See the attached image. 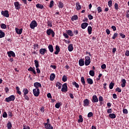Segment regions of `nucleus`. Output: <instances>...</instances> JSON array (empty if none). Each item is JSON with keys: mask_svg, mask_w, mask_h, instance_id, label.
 <instances>
[{"mask_svg": "<svg viewBox=\"0 0 129 129\" xmlns=\"http://www.w3.org/2000/svg\"><path fill=\"white\" fill-rule=\"evenodd\" d=\"M91 116H93V113L92 112H90L88 114V117L90 118Z\"/></svg>", "mask_w": 129, "mask_h": 129, "instance_id": "nucleus-52", "label": "nucleus"}, {"mask_svg": "<svg viewBox=\"0 0 129 129\" xmlns=\"http://www.w3.org/2000/svg\"><path fill=\"white\" fill-rule=\"evenodd\" d=\"M33 92L34 96L38 97L40 95V89H34L33 90Z\"/></svg>", "mask_w": 129, "mask_h": 129, "instance_id": "nucleus-5", "label": "nucleus"}, {"mask_svg": "<svg viewBox=\"0 0 129 129\" xmlns=\"http://www.w3.org/2000/svg\"><path fill=\"white\" fill-rule=\"evenodd\" d=\"M87 82H88V84L90 85H92L93 84V80L91 78H88L87 79Z\"/></svg>", "mask_w": 129, "mask_h": 129, "instance_id": "nucleus-22", "label": "nucleus"}, {"mask_svg": "<svg viewBox=\"0 0 129 129\" xmlns=\"http://www.w3.org/2000/svg\"><path fill=\"white\" fill-rule=\"evenodd\" d=\"M79 119L78 120V122L79 123L83 122V118L82 117V115H79Z\"/></svg>", "mask_w": 129, "mask_h": 129, "instance_id": "nucleus-32", "label": "nucleus"}, {"mask_svg": "<svg viewBox=\"0 0 129 129\" xmlns=\"http://www.w3.org/2000/svg\"><path fill=\"white\" fill-rule=\"evenodd\" d=\"M109 117L112 119L115 118L116 117V115L114 113H111L109 114Z\"/></svg>", "mask_w": 129, "mask_h": 129, "instance_id": "nucleus-31", "label": "nucleus"}, {"mask_svg": "<svg viewBox=\"0 0 129 129\" xmlns=\"http://www.w3.org/2000/svg\"><path fill=\"white\" fill-rule=\"evenodd\" d=\"M16 90L18 94L21 95L22 94V92L20 91V88L19 87H16Z\"/></svg>", "mask_w": 129, "mask_h": 129, "instance_id": "nucleus-43", "label": "nucleus"}, {"mask_svg": "<svg viewBox=\"0 0 129 129\" xmlns=\"http://www.w3.org/2000/svg\"><path fill=\"white\" fill-rule=\"evenodd\" d=\"M8 115H9V116H10V117H13L14 114H13L12 111H9L8 112Z\"/></svg>", "mask_w": 129, "mask_h": 129, "instance_id": "nucleus-59", "label": "nucleus"}, {"mask_svg": "<svg viewBox=\"0 0 129 129\" xmlns=\"http://www.w3.org/2000/svg\"><path fill=\"white\" fill-rule=\"evenodd\" d=\"M56 51L54 52L55 55H58L60 52V47L58 45L55 46Z\"/></svg>", "mask_w": 129, "mask_h": 129, "instance_id": "nucleus-19", "label": "nucleus"}, {"mask_svg": "<svg viewBox=\"0 0 129 129\" xmlns=\"http://www.w3.org/2000/svg\"><path fill=\"white\" fill-rule=\"evenodd\" d=\"M99 101H100V104H101V101H103V97L102 96H99Z\"/></svg>", "mask_w": 129, "mask_h": 129, "instance_id": "nucleus-57", "label": "nucleus"}, {"mask_svg": "<svg viewBox=\"0 0 129 129\" xmlns=\"http://www.w3.org/2000/svg\"><path fill=\"white\" fill-rule=\"evenodd\" d=\"M36 8H37V9H43L44 8V6L40 5V4H37L36 5Z\"/></svg>", "mask_w": 129, "mask_h": 129, "instance_id": "nucleus-41", "label": "nucleus"}, {"mask_svg": "<svg viewBox=\"0 0 129 129\" xmlns=\"http://www.w3.org/2000/svg\"><path fill=\"white\" fill-rule=\"evenodd\" d=\"M15 31H16V32L17 33V34H18V35H21L22 34V33H23V28H21L20 29L18 28H16Z\"/></svg>", "mask_w": 129, "mask_h": 129, "instance_id": "nucleus-12", "label": "nucleus"}, {"mask_svg": "<svg viewBox=\"0 0 129 129\" xmlns=\"http://www.w3.org/2000/svg\"><path fill=\"white\" fill-rule=\"evenodd\" d=\"M122 84H121V87H125V84L126 83V81L124 79H122L121 81Z\"/></svg>", "mask_w": 129, "mask_h": 129, "instance_id": "nucleus-21", "label": "nucleus"}, {"mask_svg": "<svg viewBox=\"0 0 129 129\" xmlns=\"http://www.w3.org/2000/svg\"><path fill=\"white\" fill-rule=\"evenodd\" d=\"M73 44H70L68 46V50L69 52H72V51H73Z\"/></svg>", "mask_w": 129, "mask_h": 129, "instance_id": "nucleus-24", "label": "nucleus"}, {"mask_svg": "<svg viewBox=\"0 0 129 129\" xmlns=\"http://www.w3.org/2000/svg\"><path fill=\"white\" fill-rule=\"evenodd\" d=\"M81 81L82 84H83L84 86H85V83H86L85 82V80H84V77H81Z\"/></svg>", "mask_w": 129, "mask_h": 129, "instance_id": "nucleus-35", "label": "nucleus"}, {"mask_svg": "<svg viewBox=\"0 0 129 129\" xmlns=\"http://www.w3.org/2000/svg\"><path fill=\"white\" fill-rule=\"evenodd\" d=\"M63 36L66 39H68L69 38V35H68L67 33H63Z\"/></svg>", "mask_w": 129, "mask_h": 129, "instance_id": "nucleus-55", "label": "nucleus"}, {"mask_svg": "<svg viewBox=\"0 0 129 129\" xmlns=\"http://www.w3.org/2000/svg\"><path fill=\"white\" fill-rule=\"evenodd\" d=\"M47 49H46L45 48H41L39 50V53L41 55H45V53H47Z\"/></svg>", "mask_w": 129, "mask_h": 129, "instance_id": "nucleus-13", "label": "nucleus"}, {"mask_svg": "<svg viewBox=\"0 0 129 129\" xmlns=\"http://www.w3.org/2000/svg\"><path fill=\"white\" fill-rule=\"evenodd\" d=\"M14 6L15 7V9L16 10H20V9H21V6L20 5V4H19V2H15L14 3Z\"/></svg>", "mask_w": 129, "mask_h": 129, "instance_id": "nucleus-17", "label": "nucleus"}, {"mask_svg": "<svg viewBox=\"0 0 129 129\" xmlns=\"http://www.w3.org/2000/svg\"><path fill=\"white\" fill-rule=\"evenodd\" d=\"M7 127L8 129H12V127H13V125L12 124V122L11 121H9L7 124Z\"/></svg>", "mask_w": 129, "mask_h": 129, "instance_id": "nucleus-27", "label": "nucleus"}, {"mask_svg": "<svg viewBox=\"0 0 129 129\" xmlns=\"http://www.w3.org/2000/svg\"><path fill=\"white\" fill-rule=\"evenodd\" d=\"M117 36H118V34L117 33H114L113 36L112 37V39L115 40V39L117 38Z\"/></svg>", "mask_w": 129, "mask_h": 129, "instance_id": "nucleus-40", "label": "nucleus"}, {"mask_svg": "<svg viewBox=\"0 0 129 129\" xmlns=\"http://www.w3.org/2000/svg\"><path fill=\"white\" fill-rule=\"evenodd\" d=\"M83 103L84 106H88L89 105V100H88V99H86L84 100Z\"/></svg>", "mask_w": 129, "mask_h": 129, "instance_id": "nucleus-14", "label": "nucleus"}, {"mask_svg": "<svg viewBox=\"0 0 129 129\" xmlns=\"http://www.w3.org/2000/svg\"><path fill=\"white\" fill-rule=\"evenodd\" d=\"M48 48L50 53H53L54 52V48L53 47V45L51 44H49L48 46Z\"/></svg>", "mask_w": 129, "mask_h": 129, "instance_id": "nucleus-20", "label": "nucleus"}, {"mask_svg": "<svg viewBox=\"0 0 129 129\" xmlns=\"http://www.w3.org/2000/svg\"><path fill=\"white\" fill-rule=\"evenodd\" d=\"M123 113L124 114H127L128 113V111L127 110V109H123Z\"/></svg>", "mask_w": 129, "mask_h": 129, "instance_id": "nucleus-53", "label": "nucleus"}, {"mask_svg": "<svg viewBox=\"0 0 129 129\" xmlns=\"http://www.w3.org/2000/svg\"><path fill=\"white\" fill-rule=\"evenodd\" d=\"M34 65L36 67V68H37V67H39L40 65L39 64V61L37 60H34Z\"/></svg>", "mask_w": 129, "mask_h": 129, "instance_id": "nucleus-37", "label": "nucleus"}, {"mask_svg": "<svg viewBox=\"0 0 129 129\" xmlns=\"http://www.w3.org/2000/svg\"><path fill=\"white\" fill-rule=\"evenodd\" d=\"M3 117L4 118L8 117V114L7 113V112H4Z\"/></svg>", "mask_w": 129, "mask_h": 129, "instance_id": "nucleus-56", "label": "nucleus"}, {"mask_svg": "<svg viewBox=\"0 0 129 129\" xmlns=\"http://www.w3.org/2000/svg\"><path fill=\"white\" fill-rule=\"evenodd\" d=\"M36 68V72L38 74H41V70L39 69V67Z\"/></svg>", "mask_w": 129, "mask_h": 129, "instance_id": "nucleus-58", "label": "nucleus"}, {"mask_svg": "<svg viewBox=\"0 0 129 129\" xmlns=\"http://www.w3.org/2000/svg\"><path fill=\"white\" fill-rule=\"evenodd\" d=\"M58 7L59 9H62V8H63L64 7V4H63V3H62V2L58 1Z\"/></svg>", "mask_w": 129, "mask_h": 129, "instance_id": "nucleus-26", "label": "nucleus"}, {"mask_svg": "<svg viewBox=\"0 0 129 129\" xmlns=\"http://www.w3.org/2000/svg\"><path fill=\"white\" fill-rule=\"evenodd\" d=\"M38 26V23H37V21L36 20H33V29H35L36 27H37Z\"/></svg>", "mask_w": 129, "mask_h": 129, "instance_id": "nucleus-30", "label": "nucleus"}, {"mask_svg": "<svg viewBox=\"0 0 129 129\" xmlns=\"http://www.w3.org/2000/svg\"><path fill=\"white\" fill-rule=\"evenodd\" d=\"M2 16L6 17V18H9L10 17V14H9V11L6 10L5 11H2L1 12Z\"/></svg>", "mask_w": 129, "mask_h": 129, "instance_id": "nucleus-8", "label": "nucleus"}, {"mask_svg": "<svg viewBox=\"0 0 129 129\" xmlns=\"http://www.w3.org/2000/svg\"><path fill=\"white\" fill-rule=\"evenodd\" d=\"M101 69H106V65L105 64H103L101 66Z\"/></svg>", "mask_w": 129, "mask_h": 129, "instance_id": "nucleus-62", "label": "nucleus"}, {"mask_svg": "<svg viewBox=\"0 0 129 129\" xmlns=\"http://www.w3.org/2000/svg\"><path fill=\"white\" fill-rule=\"evenodd\" d=\"M23 92L24 93V95H27L29 93V90L27 88H24L23 90Z\"/></svg>", "mask_w": 129, "mask_h": 129, "instance_id": "nucleus-38", "label": "nucleus"}, {"mask_svg": "<svg viewBox=\"0 0 129 129\" xmlns=\"http://www.w3.org/2000/svg\"><path fill=\"white\" fill-rule=\"evenodd\" d=\"M34 52H33V54H38V51H39V49H40V46H39L38 44H34Z\"/></svg>", "mask_w": 129, "mask_h": 129, "instance_id": "nucleus-6", "label": "nucleus"}, {"mask_svg": "<svg viewBox=\"0 0 129 129\" xmlns=\"http://www.w3.org/2000/svg\"><path fill=\"white\" fill-rule=\"evenodd\" d=\"M112 112V109L110 108L108 109L107 110V113H110L111 114Z\"/></svg>", "mask_w": 129, "mask_h": 129, "instance_id": "nucleus-60", "label": "nucleus"}, {"mask_svg": "<svg viewBox=\"0 0 129 129\" xmlns=\"http://www.w3.org/2000/svg\"><path fill=\"white\" fill-rule=\"evenodd\" d=\"M97 10L98 13H101V12H102V9L101 7H98V8H97Z\"/></svg>", "mask_w": 129, "mask_h": 129, "instance_id": "nucleus-50", "label": "nucleus"}, {"mask_svg": "<svg viewBox=\"0 0 129 129\" xmlns=\"http://www.w3.org/2000/svg\"><path fill=\"white\" fill-rule=\"evenodd\" d=\"M72 84L73 85L75 86L76 88H79V85L77 83H76V82H73Z\"/></svg>", "mask_w": 129, "mask_h": 129, "instance_id": "nucleus-39", "label": "nucleus"}, {"mask_svg": "<svg viewBox=\"0 0 129 129\" xmlns=\"http://www.w3.org/2000/svg\"><path fill=\"white\" fill-rule=\"evenodd\" d=\"M67 31V33L70 37H73L74 36V34H73V32H72V30H66Z\"/></svg>", "mask_w": 129, "mask_h": 129, "instance_id": "nucleus-18", "label": "nucleus"}, {"mask_svg": "<svg viewBox=\"0 0 129 129\" xmlns=\"http://www.w3.org/2000/svg\"><path fill=\"white\" fill-rule=\"evenodd\" d=\"M115 91H117L119 93L121 92V89L119 87H117L115 89Z\"/></svg>", "mask_w": 129, "mask_h": 129, "instance_id": "nucleus-61", "label": "nucleus"}, {"mask_svg": "<svg viewBox=\"0 0 129 129\" xmlns=\"http://www.w3.org/2000/svg\"><path fill=\"white\" fill-rule=\"evenodd\" d=\"M53 7H54V1H51L50 2L49 8H50V9H52V8H53Z\"/></svg>", "mask_w": 129, "mask_h": 129, "instance_id": "nucleus-45", "label": "nucleus"}, {"mask_svg": "<svg viewBox=\"0 0 129 129\" xmlns=\"http://www.w3.org/2000/svg\"><path fill=\"white\" fill-rule=\"evenodd\" d=\"M78 20V16L77 15H74L72 17L71 20L72 22H74V21H77Z\"/></svg>", "mask_w": 129, "mask_h": 129, "instance_id": "nucleus-28", "label": "nucleus"}, {"mask_svg": "<svg viewBox=\"0 0 129 129\" xmlns=\"http://www.w3.org/2000/svg\"><path fill=\"white\" fill-rule=\"evenodd\" d=\"M62 80L63 82H66V81H67V76L66 75L63 76Z\"/></svg>", "mask_w": 129, "mask_h": 129, "instance_id": "nucleus-47", "label": "nucleus"}, {"mask_svg": "<svg viewBox=\"0 0 129 129\" xmlns=\"http://www.w3.org/2000/svg\"><path fill=\"white\" fill-rule=\"evenodd\" d=\"M34 86L35 87V89H39V87H40V88H42V85L41 83L39 82H35L34 83Z\"/></svg>", "mask_w": 129, "mask_h": 129, "instance_id": "nucleus-10", "label": "nucleus"}, {"mask_svg": "<svg viewBox=\"0 0 129 129\" xmlns=\"http://www.w3.org/2000/svg\"><path fill=\"white\" fill-rule=\"evenodd\" d=\"M113 86H114V83L112 82L110 83L109 85V89H112V88H113Z\"/></svg>", "mask_w": 129, "mask_h": 129, "instance_id": "nucleus-42", "label": "nucleus"}, {"mask_svg": "<svg viewBox=\"0 0 129 129\" xmlns=\"http://www.w3.org/2000/svg\"><path fill=\"white\" fill-rule=\"evenodd\" d=\"M68 87H67V83H64L62 85V88L61 91L62 92H67L68 91Z\"/></svg>", "mask_w": 129, "mask_h": 129, "instance_id": "nucleus-7", "label": "nucleus"}, {"mask_svg": "<svg viewBox=\"0 0 129 129\" xmlns=\"http://www.w3.org/2000/svg\"><path fill=\"white\" fill-rule=\"evenodd\" d=\"M89 75H90V76H92V77H93V76L95 75V73L94 72V71L93 70L90 71Z\"/></svg>", "mask_w": 129, "mask_h": 129, "instance_id": "nucleus-36", "label": "nucleus"}, {"mask_svg": "<svg viewBox=\"0 0 129 129\" xmlns=\"http://www.w3.org/2000/svg\"><path fill=\"white\" fill-rule=\"evenodd\" d=\"M7 54L8 55V56L11 58V57H16V54L15 52L13 51H10L7 52Z\"/></svg>", "mask_w": 129, "mask_h": 129, "instance_id": "nucleus-9", "label": "nucleus"}, {"mask_svg": "<svg viewBox=\"0 0 129 129\" xmlns=\"http://www.w3.org/2000/svg\"><path fill=\"white\" fill-rule=\"evenodd\" d=\"M60 106H61V103L60 102L56 103L55 105V107L56 108H59Z\"/></svg>", "mask_w": 129, "mask_h": 129, "instance_id": "nucleus-48", "label": "nucleus"}, {"mask_svg": "<svg viewBox=\"0 0 129 129\" xmlns=\"http://www.w3.org/2000/svg\"><path fill=\"white\" fill-rule=\"evenodd\" d=\"M88 33L89 35H91L92 33V27L91 26L88 27Z\"/></svg>", "mask_w": 129, "mask_h": 129, "instance_id": "nucleus-29", "label": "nucleus"}, {"mask_svg": "<svg viewBox=\"0 0 129 129\" xmlns=\"http://www.w3.org/2000/svg\"><path fill=\"white\" fill-rule=\"evenodd\" d=\"M108 6L109 8H111V7H112V1L110 0L108 2Z\"/></svg>", "mask_w": 129, "mask_h": 129, "instance_id": "nucleus-44", "label": "nucleus"}, {"mask_svg": "<svg viewBox=\"0 0 129 129\" xmlns=\"http://www.w3.org/2000/svg\"><path fill=\"white\" fill-rule=\"evenodd\" d=\"M15 99H16V97L15 95H12L7 98H6L5 100L7 102H10V101H14Z\"/></svg>", "mask_w": 129, "mask_h": 129, "instance_id": "nucleus-3", "label": "nucleus"}, {"mask_svg": "<svg viewBox=\"0 0 129 129\" xmlns=\"http://www.w3.org/2000/svg\"><path fill=\"white\" fill-rule=\"evenodd\" d=\"M88 26V23L86 22L83 23L81 25V27L83 29H86V28H87Z\"/></svg>", "mask_w": 129, "mask_h": 129, "instance_id": "nucleus-16", "label": "nucleus"}, {"mask_svg": "<svg viewBox=\"0 0 129 129\" xmlns=\"http://www.w3.org/2000/svg\"><path fill=\"white\" fill-rule=\"evenodd\" d=\"M61 85L62 84H61V83L59 82L56 83V87H58V89H61V87H62Z\"/></svg>", "mask_w": 129, "mask_h": 129, "instance_id": "nucleus-33", "label": "nucleus"}, {"mask_svg": "<svg viewBox=\"0 0 129 129\" xmlns=\"http://www.w3.org/2000/svg\"><path fill=\"white\" fill-rule=\"evenodd\" d=\"M119 35L122 38V39H124V38H125V35L122 34V33H120Z\"/></svg>", "mask_w": 129, "mask_h": 129, "instance_id": "nucleus-54", "label": "nucleus"}, {"mask_svg": "<svg viewBox=\"0 0 129 129\" xmlns=\"http://www.w3.org/2000/svg\"><path fill=\"white\" fill-rule=\"evenodd\" d=\"M1 27L2 29H7V25L4 23L1 24Z\"/></svg>", "mask_w": 129, "mask_h": 129, "instance_id": "nucleus-51", "label": "nucleus"}, {"mask_svg": "<svg viewBox=\"0 0 129 129\" xmlns=\"http://www.w3.org/2000/svg\"><path fill=\"white\" fill-rule=\"evenodd\" d=\"M114 7L116 11H118L119 8H118V4L117 3H115Z\"/></svg>", "mask_w": 129, "mask_h": 129, "instance_id": "nucleus-46", "label": "nucleus"}, {"mask_svg": "<svg viewBox=\"0 0 129 129\" xmlns=\"http://www.w3.org/2000/svg\"><path fill=\"white\" fill-rule=\"evenodd\" d=\"M76 7L77 8V11L81 10V6L80 5V3H79V2H77V3H76Z\"/></svg>", "mask_w": 129, "mask_h": 129, "instance_id": "nucleus-23", "label": "nucleus"}, {"mask_svg": "<svg viewBox=\"0 0 129 129\" xmlns=\"http://www.w3.org/2000/svg\"><path fill=\"white\" fill-rule=\"evenodd\" d=\"M91 62V59L90 58V57L87 56H85V65L86 66H88Z\"/></svg>", "mask_w": 129, "mask_h": 129, "instance_id": "nucleus-4", "label": "nucleus"}, {"mask_svg": "<svg viewBox=\"0 0 129 129\" xmlns=\"http://www.w3.org/2000/svg\"><path fill=\"white\" fill-rule=\"evenodd\" d=\"M46 34L48 36H51V35L52 38L55 37V32H54V30L51 29H47L46 30Z\"/></svg>", "mask_w": 129, "mask_h": 129, "instance_id": "nucleus-2", "label": "nucleus"}, {"mask_svg": "<svg viewBox=\"0 0 129 129\" xmlns=\"http://www.w3.org/2000/svg\"><path fill=\"white\" fill-rule=\"evenodd\" d=\"M5 36V32L0 30V38H4Z\"/></svg>", "mask_w": 129, "mask_h": 129, "instance_id": "nucleus-34", "label": "nucleus"}, {"mask_svg": "<svg viewBox=\"0 0 129 129\" xmlns=\"http://www.w3.org/2000/svg\"><path fill=\"white\" fill-rule=\"evenodd\" d=\"M125 56H129V51L128 50H126L125 53Z\"/></svg>", "mask_w": 129, "mask_h": 129, "instance_id": "nucleus-64", "label": "nucleus"}, {"mask_svg": "<svg viewBox=\"0 0 129 129\" xmlns=\"http://www.w3.org/2000/svg\"><path fill=\"white\" fill-rule=\"evenodd\" d=\"M47 24L48 27H50V28H52L53 25H52V22L51 21H48Z\"/></svg>", "mask_w": 129, "mask_h": 129, "instance_id": "nucleus-49", "label": "nucleus"}, {"mask_svg": "<svg viewBox=\"0 0 129 129\" xmlns=\"http://www.w3.org/2000/svg\"><path fill=\"white\" fill-rule=\"evenodd\" d=\"M56 77V75H55V74L52 73L50 76V80L51 81H53L55 79V78Z\"/></svg>", "mask_w": 129, "mask_h": 129, "instance_id": "nucleus-25", "label": "nucleus"}, {"mask_svg": "<svg viewBox=\"0 0 129 129\" xmlns=\"http://www.w3.org/2000/svg\"><path fill=\"white\" fill-rule=\"evenodd\" d=\"M79 65L81 67L84 66V58L80 59L79 60Z\"/></svg>", "mask_w": 129, "mask_h": 129, "instance_id": "nucleus-15", "label": "nucleus"}, {"mask_svg": "<svg viewBox=\"0 0 129 129\" xmlns=\"http://www.w3.org/2000/svg\"><path fill=\"white\" fill-rule=\"evenodd\" d=\"M47 122L44 123V125L46 129H53V126L50 124V119L48 118L46 120Z\"/></svg>", "mask_w": 129, "mask_h": 129, "instance_id": "nucleus-1", "label": "nucleus"}, {"mask_svg": "<svg viewBox=\"0 0 129 129\" xmlns=\"http://www.w3.org/2000/svg\"><path fill=\"white\" fill-rule=\"evenodd\" d=\"M98 101V98H97V95H93L92 99V102L93 103H95V102H97Z\"/></svg>", "mask_w": 129, "mask_h": 129, "instance_id": "nucleus-11", "label": "nucleus"}, {"mask_svg": "<svg viewBox=\"0 0 129 129\" xmlns=\"http://www.w3.org/2000/svg\"><path fill=\"white\" fill-rule=\"evenodd\" d=\"M88 17L89 18V20H93V16L91 15H89L88 16Z\"/></svg>", "mask_w": 129, "mask_h": 129, "instance_id": "nucleus-63", "label": "nucleus"}]
</instances>
